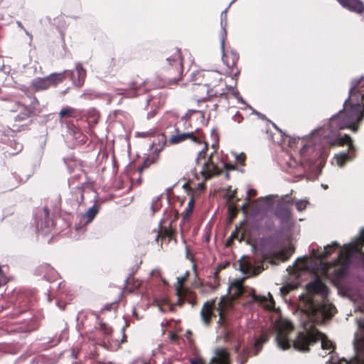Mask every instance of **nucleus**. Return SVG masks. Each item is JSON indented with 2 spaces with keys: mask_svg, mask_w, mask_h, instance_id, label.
Wrapping results in <instances>:
<instances>
[{
  "mask_svg": "<svg viewBox=\"0 0 364 364\" xmlns=\"http://www.w3.org/2000/svg\"><path fill=\"white\" fill-rule=\"evenodd\" d=\"M364 115V76L351 82L349 90V97L343 104V109L338 114L332 116L328 124V133H322L321 135L331 145L348 146V152L341 153L334 157L336 164L343 167L348 161L355 157L354 153L355 147L349 135L344 136L340 135L339 131L344 129H350L354 132H357L356 123L360 122Z\"/></svg>",
  "mask_w": 364,
  "mask_h": 364,
  "instance_id": "obj_1",
  "label": "nucleus"
},
{
  "mask_svg": "<svg viewBox=\"0 0 364 364\" xmlns=\"http://www.w3.org/2000/svg\"><path fill=\"white\" fill-rule=\"evenodd\" d=\"M306 289L311 295L306 299V317L309 320L303 322V330L299 331L292 341L295 350L301 352L309 351V346L317 341H321V348L333 352L335 345L323 333L314 328V321L331 318L335 313L336 308L327 299L328 289L318 278H316L306 285Z\"/></svg>",
  "mask_w": 364,
  "mask_h": 364,
  "instance_id": "obj_2",
  "label": "nucleus"
},
{
  "mask_svg": "<svg viewBox=\"0 0 364 364\" xmlns=\"http://www.w3.org/2000/svg\"><path fill=\"white\" fill-rule=\"evenodd\" d=\"M353 259L360 260L364 263V230L353 242L342 247L335 261L325 264L326 275L333 276L336 279H341L347 273Z\"/></svg>",
  "mask_w": 364,
  "mask_h": 364,
  "instance_id": "obj_3",
  "label": "nucleus"
},
{
  "mask_svg": "<svg viewBox=\"0 0 364 364\" xmlns=\"http://www.w3.org/2000/svg\"><path fill=\"white\" fill-rule=\"evenodd\" d=\"M202 77V81L195 84L193 90L199 95H196V100L199 102L214 97H220L225 95L226 91L233 89L234 86H228L222 82V75L215 70H205L197 74Z\"/></svg>",
  "mask_w": 364,
  "mask_h": 364,
  "instance_id": "obj_4",
  "label": "nucleus"
},
{
  "mask_svg": "<svg viewBox=\"0 0 364 364\" xmlns=\"http://www.w3.org/2000/svg\"><path fill=\"white\" fill-rule=\"evenodd\" d=\"M223 168L231 169L232 167H228L218 153H212L203 163L200 174L206 181L220 174Z\"/></svg>",
  "mask_w": 364,
  "mask_h": 364,
  "instance_id": "obj_5",
  "label": "nucleus"
},
{
  "mask_svg": "<svg viewBox=\"0 0 364 364\" xmlns=\"http://www.w3.org/2000/svg\"><path fill=\"white\" fill-rule=\"evenodd\" d=\"M274 328L276 331L275 341L278 348L283 350L289 349L291 346L289 335L294 329L291 322L279 318L275 321Z\"/></svg>",
  "mask_w": 364,
  "mask_h": 364,
  "instance_id": "obj_6",
  "label": "nucleus"
},
{
  "mask_svg": "<svg viewBox=\"0 0 364 364\" xmlns=\"http://www.w3.org/2000/svg\"><path fill=\"white\" fill-rule=\"evenodd\" d=\"M172 55L167 57L166 60L170 65L167 68L166 80L170 83H175L181 80L183 73L182 53L180 48L173 47Z\"/></svg>",
  "mask_w": 364,
  "mask_h": 364,
  "instance_id": "obj_7",
  "label": "nucleus"
},
{
  "mask_svg": "<svg viewBox=\"0 0 364 364\" xmlns=\"http://www.w3.org/2000/svg\"><path fill=\"white\" fill-rule=\"evenodd\" d=\"M29 102L25 100H23V103L17 102L16 105L17 108L16 109H11V111H20V112L15 117L17 121H23L29 118L32 114L38 113L41 112L40 104L37 98L33 96H28Z\"/></svg>",
  "mask_w": 364,
  "mask_h": 364,
  "instance_id": "obj_8",
  "label": "nucleus"
},
{
  "mask_svg": "<svg viewBox=\"0 0 364 364\" xmlns=\"http://www.w3.org/2000/svg\"><path fill=\"white\" fill-rule=\"evenodd\" d=\"M275 215L279 220L283 230H289L294 225L291 213L288 208L278 205L275 210Z\"/></svg>",
  "mask_w": 364,
  "mask_h": 364,
  "instance_id": "obj_9",
  "label": "nucleus"
},
{
  "mask_svg": "<svg viewBox=\"0 0 364 364\" xmlns=\"http://www.w3.org/2000/svg\"><path fill=\"white\" fill-rule=\"evenodd\" d=\"M222 48V60L223 63L228 68H233L238 59L239 55L232 47H221Z\"/></svg>",
  "mask_w": 364,
  "mask_h": 364,
  "instance_id": "obj_10",
  "label": "nucleus"
},
{
  "mask_svg": "<svg viewBox=\"0 0 364 364\" xmlns=\"http://www.w3.org/2000/svg\"><path fill=\"white\" fill-rule=\"evenodd\" d=\"M40 220L37 221L36 228L38 231L47 232L53 225V221L49 218V210L43 208L39 213Z\"/></svg>",
  "mask_w": 364,
  "mask_h": 364,
  "instance_id": "obj_11",
  "label": "nucleus"
},
{
  "mask_svg": "<svg viewBox=\"0 0 364 364\" xmlns=\"http://www.w3.org/2000/svg\"><path fill=\"white\" fill-rule=\"evenodd\" d=\"M209 364H230L228 350L225 348H216Z\"/></svg>",
  "mask_w": 364,
  "mask_h": 364,
  "instance_id": "obj_12",
  "label": "nucleus"
},
{
  "mask_svg": "<svg viewBox=\"0 0 364 364\" xmlns=\"http://www.w3.org/2000/svg\"><path fill=\"white\" fill-rule=\"evenodd\" d=\"M176 134L173 135L169 139V142L173 144L181 143L186 139H190L194 142L200 144L202 143L201 140L198 139L196 136H194L193 132H185L181 133L178 131V129H176Z\"/></svg>",
  "mask_w": 364,
  "mask_h": 364,
  "instance_id": "obj_13",
  "label": "nucleus"
},
{
  "mask_svg": "<svg viewBox=\"0 0 364 364\" xmlns=\"http://www.w3.org/2000/svg\"><path fill=\"white\" fill-rule=\"evenodd\" d=\"M215 301L214 299L206 301L201 310L200 317L203 323L208 326L213 316V309L215 306Z\"/></svg>",
  "mask_w": 364,
  "mask_h": 364,
  "instance_id": "obj_14",
  "label": "nucleus"
},
{
  "mask_svg": "<svg viewBox=\"0 0 364 364\" xmlns=\"http://www.w3.org/2000/svg\"><path fill=\"white\" fill-rule=\"evenodd\" d=\"M339 4L345 9L357 12L362 13L364 11V5L360 0H337Z\"/></svg>",
  "mask_w": 364,
  "mask_h": 364,
  "instance_id": "obj_15",
  "label": "nucleus"
},
{
  "mask_svg": "<svg viewBox=\"0 0 364 364\" xmlns=\"http://www.w3.org/2000/svg\"><path fill=\"white\" fill-rule=\"evenodd\" d=\"M252 299L254 301L260 304L264 308L268 310H272L274 308V301L270 293H268V296L252 295Z\"/></svg>",
  "mask_w": 364,
  "mask_h": 364,
  "instance_id": "obj_16",
  "label": "nucleus"
},
{
  "mask_svg": "<svg viewBox=\"0 0 364 364\" xmlns=\"http://www.w3.org/2000/svg\"><path fill=\"white\" fill-rule=\"evenodd\" d=\"M31 86L36 91L46 90L50 87L48 76L33 79L31 82Z\"/></svg>",
  "mask_w": 364,
  "mask_h": 364,
  "instance_id": "obj_17",
  "label": "nucleus"
},
{
  "mask_svg": "<svg viewBox=\"0 0 364 364\" xmlns=\"http://www.w3.org/2000/svg\"><path fill=\"white\" fill-rule=\"evenodd\" d=\"M339 247V244L336 242H333L331 245H328L324 247V249L322 252L315 253L314 257L319 259H324L329 255L331 254L332 252L335 251Z\"/></svg>",
  "mask_w": 364,
  "mask_h": 364,
  "instance_id": "obj_18",
  "label": "nucleus"
},
{
  "mask_svg": "<svg viewBox=\"0 0 364 364\" xmlns=\"http://www.w3.org/2000/svg\"><path fill=\"white\" fill-rule=\"evenodd\" d=\"M73 74L72 71L65 70L63 73H54L48 76L50 86H55L65 79V74Z\"/></svg>",
  "mask_w": 364,
  "mask_h": 364,
  "instance_id": "obj_19",
  "label": "nucleus"
},
{
  "mask_svg": "<svg viewBox=\"0 0 364 364\" xmlns=\"http://www.w3.org/2000/svg\"><path fill=\"white\" fill-rule=\"evenodd\" d=\"M241 346V344L239 343L235 348V351L237 353V361L238 364H245L247 360L250 353L246 348H243L242 350L240 351Z\"/></svg>",
  "mask_w": 364,
  "mask_h": 364,
  "instance_id": "obj_20",
  "label": "nucleus"
},
{
  "mask_svg": "<svg viewBox=\"0 0 364 364\" xmlns=\"http://www.w3.org/2000/svg\"><path fill=\"white\" fill-rule=\"evenodd\" d=\"M75 70L77 75V81H74V82L79 87H80L85 79L86 77V70L82 66L80 63H77L75 65Z\"/></svg>",
  "mask_w": 364,
  "mask_h": 364,
  "instance_id": "obj_21",
  "label": "nucleus"
},
{
  "mask_svg": "<svg viewBox=\"0 0 364 364\" xmlns=\"http://www.w3.org/2000/svg\"><path fill=\"white\" fill-rule=\"evenodd\" d=\"M230 289L233 292L232 296H240L244 291V288L242 286V280H235L234 281L230 287Z\"/></svg>",
  "mask_w": 364,
  "mask_h": 364,
  "instance_id": "obj_22",
  "label": "nucleus"
},
{
  "mask_svg": "<svg viewBox=\"0 0 364 364\" xmlns=\"http://www.w3.org/2000/svg\"><path fill=\"white\" fill-rule=\"evenodd\" d=\"M230 305V302L228 299L225 297L221 298L218 303V311L220 316V320L223 318L225 310L228 308Z\"/></svg>",
  "mask_w": 364,
  "mask_h": 364,
  "instance_id": "obj_23",
  "label": "nucleus"
},
{
  "mask_svg": "<svg viewBox=\"0 0 364 364\" xmlns=\"http://www.w3.org/2000/svg\"><path fill=\"white\" fill-rule=\"evenodd\" d=\"M188 276V272L187 271L183 276L177 277V284L176 286V290L177 295L181 297V291H182V287L183 284V282L186 281L187 277Z\"/></svg>",
  "mask_w": 364,
  "mask_h": 364,
  "instance_id": "obj_24",
  "label": "nucleus"
},
{
  "mask_svg": "<svg viewBox=\"0 0 364 364\" xmlns=\"http://www.w3.org/2000/svg\"><path fill=\"white\" fill-rule=\"evenodd\" d=\"M75 112V110L74 108H72L70 107H66L63 108L60 110L59 115L61 119L67 118V117H73L74 116Z\"/></svg>",
  "mask_w": 364,
  "mask_h": 364,
  "instance_id": "obj_25",
  "label": "nucleus"
},
{
  "mask_svg": "<svg viewBox=\"0 0 364 364\" xmlns=\"http://www.w3.org/2000/svg\"><path fill=\"white\" fill-rule=\"evenodd\" d=\"M97 213V208H95V205H92L87 210V212L84 214L83 217L87 218V223H90L94 219Z\"/></svg>",
  "mask_w": 364,
  "mask_h": 364,
  "instance_id": "obj_26",
  "label": "nucleus"
},
{
  "mask_svg": "<svg viewBox=\"0 0 364 364\" xmlns=\"http://www.w3.org/2000/svg\"><path fill=\"white\" fill-rule=\"evenodd\" d=\"M268 340L265 335H262L260 338H257L255 342V354H257L261 349L262 346Z\"/></svg>",
  "mask_w": 364,
  "mask_h": 364,
  "instance_id": "obj_27",
  "label": "nucleus"
},
{
  "mask_svg": "<svg viewBox=\"0 0 364 364\" xmlns=\"http://www.w3.org/2000/svg\"><path fill=\"white\" fill-rule=\"evenodd\" d=\"M240 269L243 272L244 274H254L256 275L259 272H256V270L252 268V267L250 264H242L240 265Z\"/></svg>",
  "mask_w": 364,
  "mask_h": 364,
  "instance_id": "obj_28",
  "label": "nucleus"
},
{
  "mask_svg": "<svg viewBox=\"0 0 364 364\" xmlns=\"http://www.w3.org/2000/svg\"><path fill=\"white\" fill-rule=\"evenodd\" d=\"M160 196L155 197L151 203V209L152 211V214H154L156 212H157L159 210H160L161 207V204L160 202Z\"/></svg>",
  "mask_w": 364,
  "mask_h": 364,
  "instance_id": "obj_29",
  "label": "nucleus"
},
{
  "mask_svg": "<svg viewBox=\"0 0 364 364\" xmlns=\"http://www.w3.org/2000/svg\"><path fill=\"white\" fill-rule=\"evenodd\" d=\"M292 252V250L291 248H289L288 250H282L279 252L278 254V259L282 260V261H285L287 260L290 255L291 254Z\"/></svg>",
  "mask_w": 364,
  "mask_h": 364,
  "instance_id": "obj_30",
  "label": "nucleus"
},
{
  "mask_svg": "<svg viewBox=\"0 0 364 364\" xmlns=\"http://www.w3.org/2000/svg\"><path fill=\"white\" fill-rule=\"evenodd\" d=\"M309 202L306 200H299L296 201L295 203L296 208L299 211H302L305 210Z\"/></svg>",
  "mask_w": 364,
  "mask_h": 364,
  "instance_id": "obj_31",
  "label": "nucleus"
},
{
  "mask_svg": "<svg viewBox=\"0 0 364 364\" xmlns=\"http://www.w3.org/2000/svg\"><path fill=\"white\" fill-rule=\"evenodd\" d=\"M207 149H208V144L206 143H204L203 149L200 151H199V152L198 154V156L196 158V161H197L198 164H200V161L201 160V159L205 158V156L206 155Z\"/></svg>",
  "mask_w": 364,
  "mask_h": 364,
  "instance_id": "obj_32",
  "label": "nucleus"
},
{
  "mask_svg": "<svg viewBox=\"0 0 364 364\" xmlns=\"http://www.w3.org/2000/svg\"><path fill=\"white\" fill-rule=\"evenodd\" d=\"M193 205H194V202H193V200L192 199L188 202V205L186 208V215L184 217L183 220H186V217H188V215L192 213L193 209Z\"/></svg>",
  "mask_w": 364,
  "mask_h": 364,
  "instance_id": "obj_33",
  "label": "nucleus"
},
{
  "mask_svg": "<svg viewBox=\"0 0 364 364\" xmlns=\"http://www.w3.org/2000/svg\"><path fill=\"white\" fill-rule=\"evenodd\" d=\"M100 329L103 332V333L106 335H109L111 333V329L108 327L105 323H100Z\"/></svg>",
  "mask_w": 364,
  "mask_h": 364,
  "instance_id": "obj_34",
  "label": "nucleus"
},
{
  "mask_svg": "<svg viewBox=\"0 0 364 364\" xmlns=\"http://www.w3.org/2000/svg\"><path fill=\"white\" fill-rule=\"evenodd\" d=\"M292 289V287L291 285L283 286L280 288V291L282 295L287 294Z\"/></svg>",
  "mask_w": 364,
  "mask_h": 364,
  "instance_id": "obj_35",
  "label": "nucleus"
},
{
  "mask_svg": "<svg viewBox=\"0 0 364 364\" xmlns=\"http://www.w3.org/2000/svg\"><path fill=\"white\" fill-rule=\"evenodd\" d=\"M191 364H205L203 359L200 358H193L191 359Z\"/></svg>",
  "mask_w": 364,
  "mask_h": 364,
  "instance_id": "obj_36",
  "label": "nucleus"
},
{
  "mask_svg": "<svg viewBox=\"0 0 364 364\" xmlns=\"http://www.w3.org/2000/svg\"><path fill=\"white\" fill-rule=\"evenodd\" d=\"M256 193H257V191L255 189H250V190H248L247 192V200L249 201L250 200V198L251 196H255Z\"/></svg>",
  "mask_w": 364,
  "mask_h": 364,
  "instance_id": "obj_37",
  "label": "nucleus"
},
{
  "mask_svg": "<svg viewBox=\"0 0 364 364\" xmlns=\"http://www.w3.org/2000/svg\"><path fill=\"white\" fill-rule=\"evenodd\" d=\"M339 363L340 360L338 358L331 356V359L326 364H339Z\"/></svg>",
  "mask_w": 364,
  "mask_h": 364,
  "instance_id": "obj_38",
  "label": "nucleus"
},
{
  "mask_svg": "<svg viewBox=\"0 0 364 364\" xmlns=\"http://www.w3.org/2000/svg\"><path fill=\"white\" fill-rule=\"evenodd\" d=\"M245 156L244 154H240V155L236 156V160L237 162L242 164L245 161Z\"/></svg>",
  "mask_w": 364,
  "mask_h": 364,
  "instance_id": "obj_39",
  "label": "nucleus"
},
{
  "mask_svg": "<svg viewBox=\"0 0 364 364\" xmlns=\"http://www.w3.org/2000/svg\"><path fill=\"white\" fill-rule=\"evenodd\" d=\"M191 331L188 330V331H186V338H187L188 341L189 342V343H190L191 345H192V344H193V340H192V339H191Z\"/></svg>",
  "mask_w": 364,
  "mask_h": 364,
  "instance_id": "obj_40",
  "label": "nucleus"
},
{
  "mask_svg": "<svg viewBox=\"0 0 364 364\" xmlns=\"http://www.w3.org/2000/svg\"><path fill=\"white\" fill-rule=\"evenodd\" d=\"M242 119V117H241V115L240 114V113L237 112L236 113V114L234 116V120L238 123H240L241 122V120Z\"/></svg>",
  "mask_w": 364,
  "mask_h": 364,
  "instance_id": "obj_41",
  "label": "nucleus"
},
{
  "mask_svg": "<svg viewBox=\"0 0 364 364\" xmlns=\"http://www.w3.org/2000/svg\"><path fill=\"white\" fill-rule=\"evenodd\" d=\"M169 337L172 341H176L178 340V336L175 333H171Z\"/></svg>",
  "mask_w": 364,
  "mask_h": 364,
  "instance_id": "obj_42",
  "label": "nucleus"
},
{
  "mask_svg": "<svg viewBox=\"0 0 364 364\" xmlns=\"http://www.w3.org/2000/svg\"><path fill=\"white\" fill-rule=\"evenodd\" d=\"M225 35V31H223L222 33H221V36H222V38H221V46H225V38L223 37V35Z\"/></svg>",
  "mask_w": 364,
  "mask_h": 364,
  "instance_id": "obj_43",
  "label": "nucleus"
},
{
  "mask_svg": "<svg viewBox=\"0 0 364 364\" xmlns=\"http://www.w3.org/2000/svg\"><path fill=\"white\" fill-rule=\"evenodd\" d=\"M77 354H78V351H77V350L76 351L75 349H73V350H72V354H71V355H72V357H73V358H77Z\"/></svg>",
  "mask_w": 364,
  "mask_h": 364,
  "instance_id": "obj_44",
  "label": "nucleus"
},
{
  "mask_svg": "<svg viewBox=\"0 0 364 364\" xmlns=\"http://www.w3.org/2000/svg\"><path fill=\"white\" fill-rule=\"evenodd\" d=\"M155 114H156V112H155V111L150 112L149 113H148L147 117H148V118H151V117H153Z\"/></svg>",
  "mask_w": 364,
  "mask_h": 364,
  "instance_id": "obj_45",
  "label": "nucleus"
},
{
  "mask_svg": "<svg viewBox=\"0 0 364 364\" xmlns=\"http://www.w3.org/2000/svg\"><path fill=\"white\" fill-rule=\"evenodd\" d=\"M323 128H321V129H318V130H315V131L314 132L313 134H315L316 133H318V134H320V132H323Z\"/></svg>",
  "mask_w": 364,
  "mask_h": 364,
  "instance_id": "obj_46",
  "label": "nucleus"
},
{
  "mask_svg": "<svg viewBox=\"0 0 364 364\" xmlns=\"http://www.w3.org/2000/svg\"><path fill=\"white\" fill-rule=\"evenodd\" d=\"M247 203L243 204L242 206V209H245L247 207Z\"/></svg>",
  "mask_w": 364,
  "mask_h": 364,
  "instance_id": "obj_47",
  "label": "nucleus"
},
{
  "mask_svg": "<svg viewBox=\"0 0 364 364\" xmlns=\"http://www.w3.org/2000/svg\"><path fill=\"white\" fill-rule=\"evenodd\" d=\"M159 309H160V311H165V309H163L162 307H161V306L159 307Z\"/></svg>",
  "mask_w": 364,
  "mask_h": 364,
  "instance_id": "obj_48",
  "label": "nucleus"
},
{
  "mask_svg": "<svg viewBox=\"0 0 364 364\" xmlns=\"http://www.w3.org/2000/svg\"><path fill=\"white\" fill-rule=\"evenodd\" d=\"M322 186L323 187V188L326 189L328 188V186L326 185H322Z\"/></svg>",
  "mask_w": 364,
  "mask_h": 364,
  "instance_id": "obj_49",
  "label": "nucleus"
},
{
  "mask_svg": "<svg viewBox=\"0 0 364 364\" xmlns=\"http://www.w3.org/2000/svg\"><path fill=\"white\" fill-rule=\"evenodd\" d=\"M236 81H237V79L235 80L234 86L236 85Z\"/></svg>",
  "mask_w": 364,
  "mask_h": 364,
  "instance_id": "obj_50",
  "label": "nucleus"
},
{
  "mask_svg": "<svg viewBox=\"0 0 364 364\" xmlns=\"http://www.w3.org/2000/svg\"><path fill=\"white\" fill-rule=\"evenodd\" d=\"M1 286V283L0 282V287Z\"/></svg>",
  "mask_w": 364,
  "mask_h": 364,
  "instance_id": "obj_51",
  "label": "nucleus"
}]
</instances>
